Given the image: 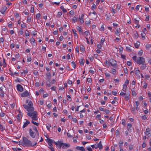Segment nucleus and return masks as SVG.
I'll list each match as a JSON object with an SVG mask.
<instances>
[{
	"label": "nucleus",
	"instance_id": "nucleus-28",
	"mask_svg": "<svg viewBox=\"0 0 151 151\" xmlns=\"http://www.w3.org/2000/svg\"><path fill=\"white\" fill-rule=\"evenodd\" d=\"M134 73L135 74L137 75H139L140 73V71L139 70H135L134 71Z\"/></svg>",
	"mask_w": 151,
	"mask_h": 151
},
{
	"label": "nucleus",
	"instance_id": "nucleus-3",
	"mask_svg": "<svg viewBox=\"0 0 151 151\" xmlns=\"http://www.w3.org/2000/svg\"><path fill=\"white\" fill-rule=\"evenodd\" d=\"M53 143L57 145L59 148H61L62 147L63 142L61 141H58L57 142L54 141Z\"/></svg>",
	"mask_w": 151,
	"mask_h": 151
},
{
	"label": "nucleus",
	"instance_id": "nucleus-62",
	"mask_svg": "<svg viewBox=\"0 0 151 151\" xmlns=\"http://www.w3.org/2000/svg\"><path fill=\"white\" fill-rule=\"evenodd\" d=\"M121 57L122 59L125 60L126 59V58H125V56L124 55H121Z\"/></svg>",
	"mask_w": 151,
	"mask_h": 151
},
{
	"label": "nucleus",
	"instance_id": "nucleus-25",
	"mask_svg": "<svg viewBox=\"0 0 151 151\" xmlns=\"http://www.w3.org/2000/svg\"><path fill=\"white\" fill-rule=\"evenodd\" d=\"M34 116H33L32 117V118L33 119V120H37V114H36L35 115L34 114Z\"/></svg>",
	"mask_w": 151,
	"mask_h": 151
},
{
	"label": "nucleus",
	"instance_id": "nucleus-1",
	"mask_svg": "<svg viewBox=\"0 0 151 151\" xmlns=\"http://www.w3.org/2000/svg\"><path fill=\"white\" fill-rule=\"evenodd\" d=\"M23 145H24L26 146L34 147L36 145L37 143L36 142L35 144L32 145L31 142L30 140H28L25 137H24L23 138Z\"/></svg>",
	"mask_w": 151,
	"mask_h": 151
},
{
	"label": "nucleus",
	"instance_id": "nucleus-12",
	"mask_svg": "<svg viewBox=\"0 0 151 151\" xmlns=\"http://www.w3.org/2000/svg\"><path fill=\"white\" fill-rule=\"evenodd\" d=\"M133 37L135 39H137L139 35L138 34L137 32H133Z\"/></svg>",
	"mask_w": 151,
	"mask_h": 151
},
{
	"label": "nucleus",
	"instance_id": "nucleus-36",
	"mask_svg": "<svg viewBox=\"0 0 151 151\" xmlns=\"http://www.w3.org/2000/svg\"><path fill=\"white\" fill-rule=\"evenodd\" d=\"M111 73L113 74L114 75L116 74V70L115 69H113L112 70Z\"/></svg>",
	"mask_w": 151,
	"mask_h": 151
},
{
	"label": "nucleus",
	"instance_id": "nucleus-13",
	"mask_svg": "<svg viewBox=\"0 0 151 151\" xmlns=\"http://www.w3.org/2000/svg\"><path fill=\"white\" fill-rule=\"evenodd\" d=\"M99 150H101L103 148L102 145L101 143V141H100L98 144V147Z\"/></svg>",
	"mask_w": 151,
	"mask_h": 151
},
{
	"label": "nucleus",
	"instance_id": "nucleus-50",
	"mask_svg": "<svg viewBox=\"0 0 151 151\" xmlns=\"http://www.w3.org/2000/svg\"><path fill=\"white\" fill-rule=\"evenodd\" d=\"M40 16V13H38L36 15V18L39 19Z\"/></svg>",
	"mask_w": 151,
	"mask_h": 151
},
{
	"label": "nucleus",
	"instance_id": "nucleus-22",
	"mask_svg": "<svg viewBox=\"0 0 151 151\" xmlns=\"http://www.w3.org/2000/svg\"><path fill=\"white\" fill-rule=\"evenodd\" d=\"M72 20L73 21V23H75L77 21V19L76 17L74 16L73 18L72 19Z\"/></svg>",
	"mask_w": 151,
	"mask_h": 151
},
{
	"label": "nucleus",
	"instance_id": "nucleus-59",
	"mask_svg": "<svg viewBox=\"0 0 151 151\" xmlns=\"http://www.w3.org/2000/svg\"><path fill=\"white\" fill-rule=\"evenodd\" d=\"M124 71L125 73H127L128 72L127 69V68H124Z\"/></svg>",
	"mask_w": 151,
	"mask_h": 151
},
{
	"label": "nucleus",
	"instance_id": "nucleus-24",
	"mask_svg": "<svg viewBox=\"0 0 151 151\" xmlns=\"http://www.w3.org/2000/svg\"><path fill=\"white\" fill-rule=\"evenodd\" d=\"M60 8L62 10L63 12L65 13L66 12V10L64 8V7L63 6H62L60 7Z\"/></svg>",
	"mask_w": 151,
	"mask_h": 151
},
{
	"label": "nucleus",
	"instance_id": "nucleus-15",
	"mask_svg": "<svg viewBox=\"0 0 151 151\" xmlns=\"http://www.w3.org/2000/svg\"><path fill=\"white\" fill-rule=\"evenodd\" d=\"M76 29L77 30L80 32V33H82V30L79 27L77 26L76 27Z\"/></svg>",
	"mask_w": 151,
	"mask_h": 151
},
{
	"label": "nucleus",
	"instance_id": "nucleus-40",
	"mask_svg": "<svg viewBox=\"0 0 151 151\" xmlns=\"http://www.w3.org/2000/svg\"><path fill=\"white\" fill-rule=\"evenodd\" d=\"M105 41V39L104 38H102L101 40V41L100 42L101 44L102 45H103V43Z\"/></svg>",
	"mask_w": 151,
	"mask_h": 151
},
{
	"label": "nucleus",
	"instance_id": "nucleus-7",
	"mask_svg": "<svg viewBox=\"0 0 151 151\" xmlns=\"http://www.w3.org/2000/svg\"><path fill=\"white\" fill-rule=\"evenodd\" d=\"M116 61L114 60H110V62L111 65L113 66H115L116 65Z\"/></svg>",
	"mask_w": 151,
	"mask_h": 151
},
{
	"label": "nucleus",
	"instance_id": "nucleus-26",
	"mask_svg": "<svg viewBox=\"0 0 151 151\" xmlns=\"http://www.w3.org/2000/svg\"><path fill=\"white\" fill-rule=\"evenodd\" d=\"M141 37L143 40H144L145 39V36L146 35V34L145 33H142L141 34Z\"/></svg>",
	"mask_w": 151,
	"mask_h": 151
},
{
	"label": "nucleus",
	"instance_id": "nucleus-37",
	"mask_svg": "<svg viewBox=\"0 0 151 151\" xmlns=\"http://www.w3.org/2000/svg\"><path fill=\"white\" fill-rule=\"evenodd\" d=\"M28 105L29 107L32 106H33V104L32 102L31 101H30L29 102Z\"/></svg>",
	"mask_w": 151,
	"mask_h": 151
},
{
	"label": "nucleus",
	"instance_id": "nucleus-52",
	"mask_svg": "<svg viewBox=\"0 0 151 151\" xmlns=\"http://www.w3.org/2000/svg\"><path fill=\"white\" fill-rule=\"evenodd\" d=\"M123 142L122 141H121L119 142V147H121V146L122 145Z\"/></svg>",
	"mask_w": 151,
	"mask_h": 151
},
{
	"label": "nucleus",
	"instance_id": "nucleus-48",
	"mask_svg": "<svg viewBox=\"0 0 151 151\" xmlns=\"http://www.w3.org/2000/svg\"><path fill=\"white\" fill-rule=\"evenodd\" d=\"M112 94L114 95H116L117 94V93L116 91H112Z\"/></svg>",
	"mask_w": 151,
	"mask_h": 151
},
{
	"label": "nucleus",
	"instance_id": "nucleus-30",
	"mask_svg": "<svg viewBox=\"0 0 151 151\" xmlns=\"http://www.w3.org/2000/svg\"><path fill=\"white\" fill-rule=\"evenodd\" d=\"M126 50L127 51H131V46H129V47H126Z\"/></svg>",
	"mask_w": 151,
	"mask_h": 151
},
{
	"label": "nucleus",
	"instance_id": "nucleus-29",
	"mask_svg": "<svg viewBox=\"0 0 151 151\" xmlns=\"http://www.w3.org/2000/svg\"><path fill=\"white\" fill-rule=\"evenodd\" d=\"M32 123H33L34 125H36L37 126H38L39 125V123H37L36 122L34 121L33 120H32L31 122Z\"/></svg>",
	"mask_w": 151,
	"mask_h": 151
},
{
	"label": "nucleus",
	"instance_id": "nucleus-16",
	"mask_svg": "<svg viewBox=\"0 0 151 151\" xmlns=\"http://www.w3.org/2000/svg\"><path fill=\"white\" fill-rule=\"evenodd\" d=\"M150 131V129L149 128H147L146 129V132H147L146 134L147 136H148L150 134L149 132Z\"/></svg>",
	"mask_w": 151,
	"mask_h": 151
},
{
	"label": "nucleus",
	"instance_id": "nucleus-46",
	"mask_svg": "<svg viewBox=\"0 0 151 151\" xmlns=\"http://www.w3.org/2000/svg\"><path fill=\"white\" fill-rule=\"evenodd\" d=\"M71 63L72 64L73 67L74 68H75L76 66V65L75 63L73 61L71 62Z\"/></svg>",
	"mask_w": 151,
	"mask_h": 151
},
{
	"label": "nucleus",
	"instance_id": "nucleus-34",
	"mask_svg": "<svg viewBox=\"0 0 151 151\" xmlns=\"http://www.w3.org/2000/svg\"><path fill=\"white\" fill-rule=\"evenodd\" d=\"M3 67L5 68L6 67V64L5 62V60L4 59H3Z\"/></svg>",
	"mask_w": 151,
	"mask_h": 151
},
{
	"label": "nucleus",
	"instance_id": "nucleus-55",
	"mask_svg": "<svg viewBox=\"0 0 151 151\" xmlns=\"http://www.w3.org/2000/svg\"><path fill=\"white\" fill-rule=\"evenodd\" d=\"M127 64L128 66H130L132 65V63L130 61H127Z\"/></svg>",
	"mask_w": 151,
	"mask_h": 151
},
{
	"label": "nucleus",
	"instance_id": "nucleus-10",
	"mask_svg": "<svg viewBox=\"0 0 151 151\" xmlns=\"http://www.w3.org/2000/svg\"><path fill=\"white\" fill-rule=\"evenodd\" d=\"M30 122L28 120H27L26 121V122H24V125L23 126V128H24L27 126L30 123Z\"/></svg>",
	"mask_w": 151,
	"mask_h": 151
},
{
	"label": "nucleus",
	"instance_id": "nucleus-58",
	"mask_svg": "<svg viewBox=\"0 0 151 151\" xmlns=\"http://www.w3.org/2000/svg\"><path fill=\"white\" fill-rule=\"evenodd\" d=\"M151 47V46L150 44L147 45H146V48H148V49L150 48Z\"/></svg>",
	"mask_w": 151,
	"mask_h": 151
},
{
	"label": "nucleus",
	"instance_id": "nucleus-56",
	"mask_svg": "<svg viewBox=\"0 0 151 151\" xmlns=\"http://www.w3.org/2000/svg\"><path fill=\"white\" fill-rule=\"evenodd\" d=\"M146 144L143 142L142 145V147L143 148H145L146 147Z\"/></svg>",
	"mask_w": 151,
	"mask_h": 151
},
{
	"label": "nucleus",
	"instance_id": "nucleus-31",
	"mask_svg": "<svg viewBox=\"0 0 151 151\" xmlns=\"http://www.w3.org/2000/svg\"><path fill=\"white\" fill-rule=\"evenodd\" d=\"M21 26L22 28H24L26 27V24L24 23H23L21 24Z\"/></svg>",
	"mask_w": 151,
	"mask_h": 151
},
{
	"label": "nucleus",
	"instance_id": "nucleus-49",
	"mask_svg": "<svg viewBox=\"0 0 151 151\" xmlns=\"http://www.w3.org/2000/svg\"><path fill=\"white\" fill-rule=\"evenodd\" d=\"M119 33V31L118 30V29H116L115 31V34L116 35H118Z\"/></svg>",
	"mask_w": 151,
	"mask_h": 151
},
{
	"label": "nucleus",
	"instance_id": "nucleus-35",
	"mask_svg": "<svg viewBox=\"0 0 151 151\" xmlns=\"http://www.w3.org/2000/svg\"><path fill=\"white\" fill-rule=\"evenodd\" d=\"M17 121L18 122H20L21 120L20 116L19 114L17 115Z\"/></svg>",
	"mask_w": 151,
	"mask_h": 151
},
{
	"label": "nucleus",
	"instance_id": "nucleus-21",
	"mask_svg": "<svg viewBox=\"0 0 151 151\" xmlns=\"http://www.w3.org/2000/svg\"><path fill=\"white\" fill-rule=\"evenodd\" d=\"M76 31L75 29H73V34L74 35L75 37H78L77 34L76 33Z\"/></svg>",
	"mask_w": 151,
	"mask_h": 151
},
{
	"label": "nucleus",
	"instance_id": "nucleus-4",
	"mask_svg": "<svg viewBox=\"0 0 151 151\" xmlns=\"http://www.w3.org/2000/svg\"><path fill=\"white\" fill-rule=\"evenodd\" d=\"M29 133L30 136L32 138H35V137L36 134L31 129H29Z\"/></svg>",
	"mask_w": 151,
	"mask_h": 151
},
{
	"label": "nucleus",
	"instance_id": "nucleus-53",
	"mask_svg": "<svg viewBox=\"0 0 151 151\" xmlns=\"http://www.w3.org/2000/svg\"><path fill=\"white\" fill-rule=\"evenodd\" d=\"M96 6L95 4H93L91 7L92 9L93 10L94 9H95L96 8Z\"/></svg>",
	"mask_w": 151,
	"mask_h": 151
},
{
	"label": "nucleus",
	"instance_id": "nucleus-6",
	"mask_svg": "<svg viewBox=\"0 0 151 151\" xmlns=\"http://www.w3.org/2000/svg\"><path fill=\"white\" fill-rule=\"evenodd\" d=\"M17 90L20 92H22L23 91V88L20 84H18L17 86Z\"/></svg>",
	"mask_w": 151,
	"mask_h": 151
},
{
	"label": "nucleus",
	"instance_id": "nucleus-5",
	"mask_svg": "<svg viewBox=\"0 0 151 151\" xmlns=\"http://www.w3.org/2000/svg\"><path fill=\"white\" fill-rule=\"evenodd\" d=\"M21 96L22 97H25L28 96H29V93L27 91L24 92L22 93L21 95Z\"/></svg>",
	"mask_w": 151,
	"mask_h": 151
},
{
	"label": "nucleus",
	"instance_id": "nucleus-11",
	"mask_svg": "<svg viewBox=\"0 0 151 151\" xmlns=\"http://www.w3.org/2000/svg\"><path fill=\"white\" fill-rule=\"evenodd\" d=\"M34 108L32 106L29 107L27 111L29 113H32L34 111Z\"/></svg>",
	"mask_w": 151,
	"mask_h": 151
},
{
	"label": "nucleus",
	"instance_id": "nucleus-20",
	"mask_svg": "<svg viewBox=\"0 0 151 151\" xmlns=\"http://www.w3.org/2000/svg\"><path fill=\"white\" fill-rule=\"evenodd\" d=\"M140 45V43L139 42H138L137 43H136L134 44V46L136 48H138Z\"/></svg>",
	"mask_w": 151,
	"mask_h": 151
},
{
	"label": "nucleus",
	"instance_id": "nucleus-14",
	"mask_svg": "<svg viewBox=\"0 0 151 151\" xmlns=\"http://www.w3.org/2000/svg\"><path fill=\"white\" fill-rule=\"evenodd\" d=\"M83 16H84V15L83 14V15H81V17H80V16H79V19L80 21V22L81 23H82L84 22V21L83 19H82V18L83 17Z\"/></svg>",
	"mask_w": 151,
	"mask_h": 151
},
{
	"label": "nucleus",
	"instance_id": "nucleus-60",
	"mask_svg": "<svg viewBox=\"0 0 151 151\" xmlns=\"http://www.w3.org/2000/svg\"><path fill=\"white\" fill-rule=\"evenodd\" d=\"M34 11V8L33 7H31V9L30 10V12L31 13H33Z\"/></svg>",
	"mask_w": 151,
	"mask_h": 151
},
{
	"label": "nucleus",
	"instance_id": "nucleus-2",
	"mask_svg": "<svg viewBox=\"0 0 151 151\" xmlns=\"http://www.w3.org/2000/svg\"><path fill=\"white\" fill-rule=\"evenodd\" d=\"M145 59L143 57H139L137 59L136 62L138 64H142L145 63Z\"/></svg>",
	"mask_w": 151,
	"mask_h": 151
},
{
	"label": "nucleus",
	"instance_id": "nucleus-33",
	"mask_svg": "<svg viewBox=\"0 0 151 151\" xmlns=\"http://www.w3.org/2000/svg\"><path fill=\"white\" fill-rule=\"evenodd\" d=\"M23 106L24 108L27 111V110L28 109L29 106L26 104H23Z\"/></svg>",
	"mask_w": 151,
	"mask_h": 151
},
{
	"label": "nucleus",
	"instance_id": "nucleus-39",
	"mask_svg": "<svg viewBox=\"0 0 151 151\" xmlns=\"http://www.w3.org/2000/svg\"><path fill=\"white\" fill-rule=\"evenodd\" d=\"M85 60L84 59H82L81 60L80 62V64L81 65H83L84 64V61Z\"/></svg>",
	"mask_w": 151,
	"mask_h": 151
},
{
	"label": "nucleus",
	"instance_id": "nucleus-45",
	"mask_svg": "<svg viewBox=\"0 0 151 151\" xmlns=\"http://www.w3.org/2000/svg\"><path fill=\"white\" fill-rule=\"evenodd\" d=\"M127 85L125 84H124L123 85V89L125 90H126L127 89Z\"/></svg>",
	"mask_w": 151,
	"mask_h": 151
},
{
	"label": "nucleus",
	"instance_id": "nucleus-38",
	"mask_svg": "<svg viewBox=\"0 0 151 151\" xmlns=\"http://www.w3.org/2000/svg\"><path fill=\"white\" fill-rule=\"evenodd\" d=\"M115 134L116 136L119 135V132L118 130H116L115 131Z\"/></svg>",
	"mask_w": 151,
	"mask_h": 151
},
{
	"label": "nucleus",
	"instance_id": "nucleus-44",
	"mask_svg": "<svg viewBox=\"0 0 151 151\" xmlns=\"http://www.w3.org/2000/svg\"><path fill=\"white\" fill-rule=\"evenodd\" d=\"M139 20L136 19H134V23L136 24H138Z\"/></svg>",
	"mask_w": 151,
	"mask_h": 151
},
{
	"label": "nucleus",
	"instance_id": "nucleus-51",
	"mask_svg": "<svg viewBox=\"0 0 151 151\" xmlns=\"http://www.w3.org/2000/svg\"><path fill=\"white\" fill-rule=\"evenodd\" d=\"M97 47L99 49H100L101 48V44H98L97 46Z\"/></svg>",
	"mask_w": 151,
	"mask_h": 151
},
{
	"label": "nucleus",
	"instance_id": "nucleus-47",
	"mask_svg": "<svg viewBox=\"0 0 151 151\" xmlns=\"http://www.w3.org/2000/svg\"><path fill=\"white\" fill-rule=\"evenodd\" d=\"M69 13L71 15H73L74 14V12L73 10H71L69 12Z\"/></svg>",
	"mask_w": 151,
	"mask_h": 151
},
{
	"label": "nucleus",
	"instance_id": "nucleus-54",
	"mask_svg": "<svg viewBox=\"0 0 151 151\" xmlns=\"http://www.w3.org/2000/svg\"><path fill=\"white\" fill-rule=\"evenodd\" d=\"M5 115V113L4 112L1 113L0 114V116L1 117H3Z\"/></svg>",
	"mask_w": 151,
	"mask_h": 151
},
{
	"label": "nucleus",
	"instance_id": "nucleus-43",
	"mask_svg": "<svg viewBox=\"0 0 151 151\" xmlns=\"http://www.w3.org/2000/svg\"><path fill=\"white\" fill-rule=\"evenodd\" d=\"M126 94V93H124L122 91L120 93V95L122 96H124Z\"/></svg>",
	"mask_w": 151,
	"mask_h": 151
},
{
	"label": "nucleus",
	"instance_id": "nucleus-61",
	"mask_svg": "<svg viewBox=\"0 0 151 151\" xmlns=\"http://www.w3.org/2000/svg\"><path fill=\"white\" fill-rule=\"evenodd\" d=\"M141 6L140 5H137L136 6V7L135 8V9H136L137 10V11H138L139 9V7L140 6Z\"/></svg>",
	"mask_w": 151,
	"mask_h": 151
},
{
	"label": "nucleus",
	"instance_id": "nucleus-41",
	"mask_svg": "<svg viewBox=\"0 0 151 151\" xmlns=\"http://www.w3.org/2000/svg\"><path fill=\"white\" fill-rule=\"evenodd\" d=\"M142 50H140L138 53V55L140 56H141L142 54Z\"/></svg>",
	"mask_w": 151,
	"mask_h": 151
},
{
	"label": "nucleus",
	"instance_id": "nucleus-23",
	"mask_svg": "<svg viewBox=\"0 0 151 151\" xmlns=\"http://www.w3.org/2000/svg\"><path fill=\"white\" fill-rule=\"evenodd\" d=\"M80 50L82 52H83L85 51V48L82 45L80 47Z\"/></svg>",
	"mask_w": 151,
	"mask_h": 151
},
{
	"label": "nucleus",
	"instance_id": "nucleus-57",
	"mask_svg": "<svg viewBox=\"0 0 151 151\" xmlns=\"http://www.w3.org/2000/svg\"><path fill=\"white\" fill-rule=\"evenodd\" d=\"M19 32L20 34L22 35L23 33V29H20L19 30Z\"/></svg>",
	"mask_w": 151,
	"mask_h": 151
},
{
	"label": "nucleus",
	"instance_id": "nucleus-42",
	"mask_svg": "<svg viewBox=\"0 0 151 151\" xmlns=\"http://www.w3.org/2000/svg\"><path fill=\"white\" fill-rule=\"evenodd\" d=\"M25 35L26 36H29V32L28 30H26L25 32Z\"/></svg>",
	"mask_w": 151,
	"mask_h": 151
},
{
	"label": "nucleus",
	"instance_id": "nucleus-17",
	"mask_svg": "<svg viewBox=\"0 0 151 151\" xmlns=\"http://www.w3.org/2000/svg\"><path fill=\"white\" fill-rule=\"evenodd\" d=\"M47 78L48 79H50L51 78V74L50 72H48L46 74Z\"/></svg>",
	"mask_w": 151,
	"mask_h": 151
},
{
	"label": "nucleus",
	"instance_id": "nucleus-8",
	"mask_svg": "<svg viewBox=\"0 0 151 151\" xmlns=\"http://www.w3.org/2000/svg\"><path fill=\"white\" fill-rule=\"evenodd\" d=\"M70 145L69 144H66L63 143L62 148L63 149L67 148L70 147Z\"/></svg>",
	"mask_w": 151,
	"mask_h": 151
},
{
	"label": "nucleus",
	"instance_id": "nucleus-63",
	"mask_svg": "<svg viewBox=\"0 0 151 151\" xmlns=\"http://www.w3.org/2000/svg\"><path fill=\"white\" fill-rule=\"evenodd\" d=\"M35 86L38 87L39 86V82H37L35 84Z\"/></svg>",
	"mask_w": 151,
	"mask_h": 151
},
{
	"label": "nucleus",
	"instance_id": "nucleus-27",
	"mask_svg": "<svg viewBox=\"0 0 151 151\" xmlns=\"http://www.w3.org/2000/svg\"><path fill=\"white\" fill-rule=\"evenodd\" d=\"M47 140L48 143H52V142L53 141V140H52L48 138H47Z\"/></svg>",
	"mask_w": 151,
	"mask_h": 151
},
{
	"label": "nucleus",
	"instance_id": "nucleus-32",
	"mask_svg": "<svg viewBox=\"0 0 151 151\" xmlns=\"http://www.w3.org/2000/svg\"><path fill=\"white\" fill-rule=\"evenodd\" d=\"M62 14V12H59L57 14V17H60Z\"/></svg>",
	"mask_w": 151,
	"mask_h": 151
},
{
	"label": "nucleus",
	"instance_id": "nucleus-9",
	"mask_svg": "<svg viewBox=\"0 0 151 151\" xmlns=\"http://www.w3.org/2000/svg\"><path fill=\"white\" fill-rule=\"evenodd\" d=\"M37 114V112L36 111H34L32 112L31 113H27V114L30 117H32L33 116H34V114Z\"/></svg>",
	"mask_w": 151,
	"mask_h": 151
},
{
	"label": "nucleus",
	"instance_id": "nucleus-18",
	"mask_svg": "<svg viewBox=\"0 0 151 151\" xmlns=\"http://www.w3.org/2000/svg\"><path fill=\"white\" fill-rule=\"evenodd\" d=\"M6 9V7L5 6L3 8V9L1 10L0 12L2 14H4Z\"/></svg>",
	"mask_w": 151,
	"mask_h": 151
},
{
	"label": "nucleus",
	"instance_id": "nucleus-64",
	"mask_svg": "<svg viewBox=\"0 0 151 151\" xmlns=\"http://www.w3.org/2000/svg\"><path fill=\"white\" fill-rule=\"evenodd\" d=\"M142 118L143 119L145 120L147 119V116L145 115L142 116Z\"/></svg>",
	"mask_w": 151,
	"mask_h": 151
},
{
	"label": "nucleus",
	"instance_id": "nucleus-19",
	"mask_svg": "<svg viewBox=\"0 0 151 151\" xmlns=\"http://www.w3.org/2000/svg\"><path fill=\"white\" fill-rule=\"evenodd\" d=\"M142 64V65H141V68L142 70H143L146 68V64H144V63Z\"/></svg>",
	"mask_w": 151,
	"mask_h": 151
}]
</instances>
